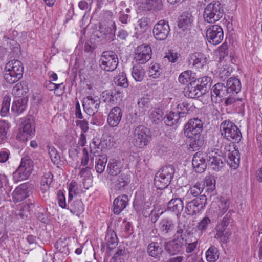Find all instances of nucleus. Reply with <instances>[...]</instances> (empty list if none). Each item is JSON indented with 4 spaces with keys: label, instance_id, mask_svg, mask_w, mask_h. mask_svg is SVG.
Instances as JSON below:
<instances>
[{
    "label": "nucleus",
    "instance_id": "54",
    "mask_svg": "<svg viewBox=\"0 0 262 262\" xmlns=\"http://www.w3.org/2000/svg\"><path fill=\"white\" fill-rule=\"evenodd\" d=\"M115 83L116 85L126 88L128 86L126 75L125 73H120L115 78Z\"/></svg>",
    "mask_w": 262,
    "mask_h": 262
},
{
    "label": "nucleus",
    "instance_id": "32",
    "mask_svg": "<svg viewBox=\"0 0 262 262\" xmlns=\"http://www.w3.org/2000/svg\"><path fill=\"white\" fill-rule=\"evenodd\" d=\"M226 86L228 89L229 95L236 94L241 89V84L239 80L235 77L228 79Z\"/></svg>",
    "mask_w": 262,
    "mask_h": 262
},
{
    "label": "nucleus",
    "instance_id": "23",
    "mask_svg": "<svg viewBox=\"0 0 262 262\" xmlns=\"http://www.w3.org/2000/svg\"><path fill=\"white\" fill-rule=\"evenodd\" d=\"M198 87V83H195V80L190 82L185 88L184 91V95L190 98H196L204 95Z\"/></svg>",
    "mask_w": 262,
    "mask_h": 262
},
{
    "label": "nucleus",
    "instance_id": "11",
    "mask_svg": "<svg viewBox=\"0 0 262 262\" xmlns=\"http://www.w3.org/2000/svg\"><path fill=\"white\" fill-rule=\"evenodd\" d=\"M224 155L225 160L230 167L235 169L238 167L240 162V156L238 149L234 145L226 146Z\"/></svg>",
    "mask_w": 262,
    "mask_h": 262
},
{
    "label": "nucleus",
    "instance_id": "19",
    "mask_svg": "<svg viewBox=\"0 0 262 262\" xmlns=\"http://www.w3.org/2000/svg\"><path fill=\"white\" fill-rule=\"evenodd\" d=\"M130 182V177L128 174L121 173L113 182V188L116 192H124Z\"/></svg>",
    "mask_w": 262,
    "mask_h": 262
},
{
    "label": "nucleus",
    "instance_id": "53",
    "mask_svg": "<svg viewBox=\"0 0 262 262\" xmlns=\"http://www.w3.org/2000/svg\"><path fill=\"white\" fill-rule=\"evenodd\" d=\"M31 206H34V204L32 203L22 206L16 212L17 218L20 219L27 218L29 214L30 209Z\"/></svg>",
    "mask_w": 262,
    "mask_h": 262
},
{
    "label": "nucleus",
    "instance_id": "8",
    "mask_svg": "<svg viewBox=\"0 0 262 262\" xmlns=\"http://www.w3.org/2000/svg\"><path fill=\"white\" fill-rule=\"evenodd\" d=\"M33 162L28 157L22 158L19 167L13 173L15 181H21L27 179L33 169Z\"/></svg>",
    "mask_w": 262,
    "mask_h": 262
},
{
    "label": "nucleus",
    "instance_id": "31",
    "mask_svg": "<svg viewBox=\"0 0 262 262\" xmlns=\"http://www.w3.org/2000/svg\"><path fill=\"white\" fill-rule=\"evenodd\" d=\"M122 167L120 161L111 159L107 164L106 170L111 176H116L120 173Z\"/></svg>",
    "mask_w": 262,
    "mask_h": 262
},
{
    "label": "nucleus",
    "instance_id": "26",
    "mask_svg": "<svg viewBox=\"0 0 262 262\" xmlns=\"http://www.w3.org/2000/svg\"><path fill=\"white\" fill-rule=\"evenodd\" d=\"M163 252L161 242H152L148 244L147 247V252L149 256L154 258L159 259Z\"/></svg>",
    "mask_w": 262,
    "mask_h": 262
},
{
    "label": "nucleus",
    "instance_id": "49",
    "mask_svg": "<svg viewBox=\"0 0 262 262\" xmlns=\"http://www.w3.org/2000/svg\"><path fill=\"white\" fill-rule=\"evenodd\" d=\"M203 190V186L201 183H197L190 187L187 191V195H191L193 197H199L201 195Z\"/></svg>",
    "mask_w": 262,
    "mask_h": 262
},
{
    "label": "nucleus",
    "instance_id": "9",
    "mask_svg": "<svg viewBox=\"0 0 262 262\" xmlns=\"http://www.w3.org/2000/svg\"><path fill=\"white\" fill-rule=\"evenodd\" d=\"M118 63L117 54L110 50L103 52L99 60L101 68L108 72L114 71L117 68Z\"/></svg>",
    "mask_w": 262,
    "mask_h": 262
},
{
    "label": "nucleus",
    "instance_id": "40",
    "mask_svg": "<svg viewBox=\"0 0 262 262\" xmlns=\"http://www.w3.org/2000/svg\"><path fill=\"white\" fill-rule=\"evenodd\" d=\"M137 64L133 66L132 70V75L136 81H142L145 76V71L143 67Z\"/></svg>",
    "mask_w": 262,
    "mask_h": 262
},
{
    "label": "nucleus",
    "instance_id": "18",
    "mask_svg": "<svg viewBox=\"0 0 262 262\" xmlns=\"http://www.w3.org/2000/svg\"><path fill=\"white\" fill-rule=\"evenodd\" d=\"M31 189L32 185L29 183L19 185L12 194L13 201L16 203L24 200L28 197Z\"/></svg>",
    "mask_w": 262,
    "mask_h": 262
},
{
    "label": "nucleus",
    "instance_id": "59",
    "mask_svg": "<svg viewBox=\"0 0 262 262\" xmlns=\"http://www.w3.org/2000/svg\"><path fill=\"white\" fill-rule=\"evenodd\" d=\"M113 13L110 10H103L100 14V22L108 23L109 21H113Z\"/></svg>",
    "mask_w": 262,
    "mask_h": 262
},
{
    "label": "nucleus",
    "instance_id": "39",
    "mask_svg": "<svg viewBox=\"0 0 262 262\" xmlns=\"http://www.w3.org/2000/svg\"><path fill=\"white\" fill-rule=\"evenodd\" d=\"M189 139L188 143L190 148L193 151L196 150L204 144L203 137L201 135L192 136V137H187Z\"/></svg>",
    "mask_w": 262,
    "mask_h": 262
},
{
    "label": "nucleus",
    "instance_id": "61",
    "mask_svg": "<svg viewBox=\"0 0 262 262\" xmlns=\"http://www.w3.org/2000/svg\"><path fill=\"white\" fill-rule=\"evenodd\" d=\"M0 188L2 192H3V188L6 193H7L6 189H7L8 191H10L8 179L7 176L5 174H0Z\"/></svg>",
    "mask_w": 262,
    "mask_h": 262
},
{
    "label": "nucleus",
    "instance_id": "46",
    "mask_svg": "<svg viewBox=\"0 0 262 262\" xmlns=\"http://www.w3.org/2000/svg\"><path fill=\"white\" fill-rule=\"evenodd\" d=\"M11 97L9 95L4 96L2 103V107L0 111L1 115L2 117L6 116L9 112Z\"/></svg>",
    "mask_w": 262,
    "mask_h": 262
},
{
    "label": "nucleus",
    "instance_id": "15",
    "mask_svg": "<svg viewBox=\"0 0 262 262\" xmlns=\"http://www.w3.org/2000/svg\"><path fill=\"white\" fill-rule=\"evenodd\" d=\"M206 36L210 43L214 45H217L223 39L224 34L223 29L219 25H212L207 29Z\"/></svg>",
    "mask_w": 262,
    "mask_h": 262
},
{
    "label": "nucleus",
    "instance_id": "12",
    "mask_svg": "<svg viewBox=\"0 0 262 262\" xmlns=\"http://www.w3.org/2000/svg\"><path fill=\"white\" fill-rule=\"evenodd\" d=\"M151 47L147 44H143L135 49L134 59L138 64H144L151 59Z\"/></svg>",
    "mask_w": 262,
    "mask_h": 262
},
{
    "label": "nucleus",
    "instance_id": "62",
    "mask_svg": "<svg viewBox=\"0 0 262 262\" xmlns=\"http://www.w3.org/2000/svg\"><path fill=\"white\" fill-rule=\"evenodd\" d=\"M233 212L232 209H229L220 223L228 227L229 224L233 221L231 216Z\"/></svg>",
    "mask_w": 262,
    "mask_h": 262
},
{
    "label": "nucleus",
    "instance_id": "1",
    "mask_svg": "<svg viewBox=\"0 0 262 262\" xmlns=\"http://www.w3.org/2000/svg\"><path fill=\"white\" fill-rule=\"evenodd\" d=\"M205 159L202 153L198 152L193 156L192 164L196 172L202 173L205 170L208 164L215 171H219L225 163L222 160V151L216 148L210 147L207 151Z\"/></svg>",
    "mask_w": 262,
    "mask_h": 262
},
{
    "label": "nucleus",
    "instance_id": "56",
    "mask_svg": "<svg viewBox=\"0 0 262 262\" xmlns=\"http://www.w3.org/2000/svg\"><path fill=\"white\" fill-rule=\"evenodd\" d=\"M47 147L52 161L54 164H58L60 161V157L57 150L52 146H48Z\"/></svg>",
    "mask_w": 262,
    "mask_h": 262
},
{
    "label": "nucleus",
    "instance_id": "21",
    "mask_svg": "<svg viewBox=\"0 0 262 262\" xmlns=\"http://www.w3.org/2000/svg\"><path fill=\"white\" fill-rule=\"evenodd\" d=\"M207 59L205 55L201 52H195L190 55L188 59L189 66L201 68L207 63Z\"/></svg>",
    "mask_w": 262,
    "mask_h": 262
},
{
    "label": "nucleus",
    "instance_id": "6",
    "mask_svg": "<svg viewBox=\"0 0 262 262\" xmlns=\"http://www.w3.org/2000/svg\"><path fill=\"white\" fill-rule=\"evenodd\" d=\"M115 23L109 21L108 23L99 22L96 25V30L94 31V36L101 41H111L115 37Z\"/></svg>",
    "mask_w": 262,
    "mask_h": 262
},
{
    "label": "nucleus",
    "instance_id": "17",
    "mask_svg": "<svg viewBox=\"0 0 262 262\" xmlns=\"http://www.w3.org/2000/svg\"><path fill=\"white\" fill-rule=\"evenodd\" d=\"M203 123L200 119H191L184 126V134L187 137H192V136L201 135Z\"/></svg>",
    "mask_w": 262,
    "mask_h": 262
},
{
    "label": "nucleus",
    "instance_id": "7",
    "mask_svg": "<svg viewBox=\"0 0 262 262\" xmlns=\"http://www.w3.org/2000/svg\"><path fill=\"white\" fill-rule=\"evenodd\" d=\"M150 138L149 129L144 126L140 125L135 129L132 143L135 147L142 148L148 144Z\"/></svg>",
    "mask_w": 262,
    "mask_h": 262
},
{
    "label": "nucleus",
    "instance_id": "33",
    "mask_svg": "<svg viewBox=\"0 0 262 262\" xmlns=\"http://www.w3.org/2000/svg\"><path fill=\"white\" fill-rule=\"evenodd\" d=\"M193 20V16L191 13L184 12L179 17L178 26L184 30L191 26Z\"/></svg>",
    "mask_w": 262,
    "mask_h": 262
},
{
    "label": "nucleus",
    "instance_id": "58",
    "mask_svg": "<svg viewBox=\"0 0 262 262\" xmlns=\"http://www.w3.org/2000/svg\"><path fill=\"white\" fill-rule=\"evenodd\" d=\"M230 202L229 200L225 199L221 201L219 207V215L221 216L223 215L225 213L228 212V210L230 207Z\"/></svg>",
    "mask_w": 262,
    "mask_h": 262
},
{
    "label": "nucleus",
    "instance_id": "38",
    "mask_svg": "<svg viewBox=\"0 0 262 262\" xmlns=\"http://www.w3.org/2000/svg\"><path fill=\"white\" fill-rule=\"evenodd\" d=\"M107 247L110 249H113L118 244V239L116 233L112 230H108L105 236Z\"/></svg>",
    "mask_w": 262,
    "mask_h": 262
},
{
    "label": "nucleus",
    "instance_id": "14",
    "mask_svg": "<svg viewBox=\"0 0 262 262\" xmlns=\"http://www.w3.org/2000/svg\"><path fill=\"white\" fill-rule=\"evenodd\" d=\"M170 31L168 22L165 20H161L155 25L153 34L156 40H165L168 37Z\"/></svg>",
    "mask_w": 262,
    "mask_h": 262
},
{
    "label": "nucleus",
    "instance_id": "22",
    "mask_svg": "<svg viewBox=\"0 0 262 262\" xmlns=\"http://www.w3.org/2000/svg\"><path fill=\"white\" fill-rule=\"evenodd\" d=\"M122 117V112L119 107H113L107 117V123L110 127L117 126Z\"/></svg>",
    "mask_w": 262,
    "mask_h": 262
},
{
    "label": "nucleus",
    "instance_id": "37",
    "mask_svg": "<svg viewBox=\"0 0 262 262\" xmlns=\"http://www.w3.org/2000/svg\"><path fill=\"white\" fill-rule=\"evenodd\" d=\"M143 5L146 11H158L163 8L162 0H145Z\"/></svg>",
    "mask_w": 262,
    "mask_h": 262
},
{
    "label": "nucleus",
    "instance_id": "5",
    "mask_svg": "<svg viewBox=\"0 0 262 262\" xmlns=\"http://www.w3.org/2000/svg\"><path fill=\"white\" fill-rule=\"evenodd\" d=\"M221 135L232 143H238L242 139V134L237 126L230 120H226L220 125Z\"/></svg>",
    "mask_w": 262,
    "mask_h": 262
},
{
    "label": "nucleus",
    "instance_id": "3",
    "mask_svg": "<svg viewBox=\"0 0 262 262\" xmlns=\"http://www.w3.org/2000/svg\"><path fill=\"white\" fill-rule=\"evenodd\" d=\"M174 172V167L172 165H167L162 167L155 174V187L160 190L166 188L170 184Z\"/></svg>",
    "mask_w": 262,
    "mask_h": 262
},
{
    "label": "nucleus",
    "instance_id": "35",
    "mask_svg": "<svg viewBox=\"0 0 262 262\" xmlns=\"http://www.w3.org/2000/svg\"><path fill=\"white\" fill-rule=\"evenodd\" d=\"M6 69L11 71L12 74L20 75L23 76L24 68L20 61L17 60L9 61L5 66Z\"/></svg>",
    "mask_w": 262,
    "mask_h": 262
},
{
    "label": "nucleus",
    "instance_id": "34",
    "mask_svg": "<svg viewBox=\"0 0 262 262\" xmlns=\"http://www.w3.org/2000/svg\"><path fill=\"white\" fill-rule=\"evenodd\" d=\"M150 104V99L147 96H143L138 99L137 102V111L136 114L142 116L149 108Z\"/></svg>",
    "mask_w": 262,
    "mask_h": 262
},
{
    "label": "nucleus",
    "instance_id": "64",
    "mask_svg": "<svg viewBox=\"0 0 262 262\" xmlns=\"http://www.w3.org/2000/svg\"><path fill=\"white\" fill-rule=\"evenodd\" d=\"M218 52L220 58H224L227 56L228 53V45L226 43H223L218 48Z\"/></svg>",
    "mask_w": 262,
    "mask_h": 262
},
{
    "label": "nucleus",
    "instance_id": "44",
    "mask_svg": "<svg viewBox=\"0 0 262 262\" xmlns=\"http://www.w3.org/2000/svg\"><path fill=\"white\" fill-rule=\"evenodd\" d=\"M200 79H198V87L199 89L203 91V93L205 94L206 92L210 89V87L211 85L212 80L211 78L208 76H205L200 79V81H199Z\"/></svg>",
    "mask_w": 262,
    "mask_h": 262
},
{
    "label": "nucleus",
    "instance_id": "28",
    "mask_svg": "<svg viewBox=\"0 0 262 262\" xmlns=\"http://www.w3.org/2000/svg\"><path fill=\"white\" fill-rule=\"evenodd\" d=\"M183 209V202L181 198H173L167 203V210L177 215L180 214Z\"/></svg>",
    "mask_w": 262,
    "mask_h": 262
},
{
    "label": "nucleus",
    "instance_id": "47",
    "mask_svg": "<svg viewBox=\"0 0 262 262\" xmlns=\"http://www.w3.org/2000/svg\"><path fill=\"white\" fill-rule=\"evenodd\" d=\"M10 126V125L7 121L0 120V143L3 142L7 139V135Z\"/></svg>",
    "mask_w": 262,
    "mask_h": 262
},
{
    "label": "nucleus",
    "instance_id": "30",
    "mask_svg": "<svg viewBox=\"0 0 262 262\" xmlns=\"http://www.w3.org/2000/svg\"><path fill=\"white\" fill-rule=\"evenodd\" d=\"M20 132H23L24 134L27 136H31L35 131L34 125V120L33 117L29 116L26 118L24 121L21 122Z\"/></svg>",
    "mask_w": 262,
    "mask_h": 262
},
{
    "label": "nucleus",
    "instance_id": "51",
    "mask_svg": "<svg viewBox=\"0 0 262 262\" xmlns=\"http://www.w3.org/2000/svg\"><path fill=\"white\" fill-rule=\"evenodd\" d=\"M195 73L191 70H187L182 72L179 77V81L182 84H186L188 80H193L195 78Z\"/></svg>",
    "mask_w": 262,
    "mask_h": 262
},
{
    "label": "nucleus",
    "instance_id": "43",
    "mask_svg": "<svg viewBox=\"0 0 262 262\" xmlns=\"http://www.w3.org/2000/svg\"><path fill=\"white\" fill-rule=\"evenodd\" d=\"M107 158L105 155H99L96 158L95 169L97 173H102L105 168Z\"/></svg>",
    "mask_w": 262,
    "mask_h": 262
},
{
    "label": "nucleus",
    "instance_id": "16",
    "mask_svg": "<svg viewBox=\"0 0 262 262\" xmlns=\"http://www.w3.org/2000/svg\"><path fill=\"white\" fill-rule=\"evenodd\" d=\"M100 103V100L97 96H88L83 99L82 105L88 115L93 116L98 112Z\"/></svg>",
    "mask_w": 262,
    "mask_h": 262
},
{
    "label": "nucleus",
    "instance_id": "50",
    "mask_svg": "<svg viewBox=\"0 0 262 262\" xmlns=\"http://www.w3.org/2000/svg\"><path fill=\"white\" fill-rule=\"evenodd\" d=\"M206 257L208 261L214 262L219 258L217 249L214 246L210 247L206 252Z\"/></svg>",
    "mask_w": 262,
    "mask_h": 262
},
{
    "label": "nucleus",
    "instance_id": "48",
    "mask_svg": "<svg viewBox=\"0 0 262 262\" xmlns=\"http://www.w3.org/2000/svg\"><path fill=\"white\" fill-rule=\"evenodd\" d=\"M4 78L8 83L13 84L20 79L21 78V76L20 75H18V76L17 74H12L11 71L6 69L5 68Z\"/></svg>",
    "mask_w": 262,
    "mask_h": 262
},
{
    "label": "nucleus",
    "instance_id": "45",
    "mask_svg": "<svg viewBox=\"0 0 262 262\" xmlns=\"http://www.w3.org/2000/svg\"><path fill=\"white\" fill-rule=\"evenodd\" d=\"M203 188L206 187V190L208 192H212L215 188V180L214 177L212 175L206 176L204 184L202 185Z\"/></svg>",
    "mask_w": 262,
    "mask_h": 262
},
{
    "label": "nucleus",
    "instance_id": "25",
    "mask_svg": "<svg viewBox=\"0 0 262 262\" xmlns=\"http://www.w3.org/2000/svg\"><path fill=\"white\" fill-rule=\"evenodd\" d=\"M27 97H16L12 103V111L16 115L21 114L27 107Z\"/></svg>",
    "mask_w": 262,
    "mask_h": 262
},
{
    "label": "nucleus",
    "instance_id": "55",
    "mask_svg": "<svg viewBox=\"0 0 262 262\" xmlns=\"http://www.w3.org/2000/svg\"><path fill=\"white\" fill-rule=\"evenodd\" d=\"M211 223V220L208 216H205L198 223L197 229L202 233L207 230Z\"/></svg>",
    "mask_w": 262,
    "mask_h": 262
},
{
    "label": "nucleus",
    "instance_id": "13",
    "mask_svg": "<svg viewBox=\"0 0 262 262\" xmlns=\"http://www.w3.org/2000/svg\"><path fill=\"white\" fill-rule=\"evenodd\" d=\"M229 93L226 84L219 82L214 85L211 90V98L212 101L216 103L222 102Z\"/></svg>",
    "mask_w": 262,
    "mask_h": 262
},
{
    "label": "nucleus",
    "instance_id": "2",
    "mask_svg": "<svg viewBox=\"0 0 262 262\" xmlns=\"http://www.w3.org/2000/svg\"><path fill=\"white\" fill-rule=\"evenodd\" d=\"M192 103L184 101L177 105L176 112H170L164 118V123L167 126H172L179 121L184 120L187 114L193 112L195 109Z\"/></svg>",
    "mask_w": 262,
    "mask_h": 262
},
{
    "label": "nucleus",
    "instance_id": "41",
    "mask_svg": "<svg viewBox=\"0 0 262 262\" xmlns=\"http://www.w3.org/2000/svg\"><path fill=\"white\" fill-rule=\"evenodd\" d=\"M123 97V93L119 90H115L111 93H106V97L104 101L112 104H116L118 101H121Z\"/></svg>",
    "mask_w": 262,
    "mask_h": 262
},
{
    "label": "nucleus",
    "instance_id": "36",
    "mask_svg": "<svg viewBox=\"0 0 262 262\" xmlns=\"http://www.w3.org/2000/svg\"><path fill=\"white\" fill-rule=\"evenodd\" d=\"M67 209L69 210L73 214L79 216L84 211L83 204L80 200L71 201L70 203L67 204Z\"/></svg>",
    "mask_w": 262,
    "mask_h": 262
},
{
    "label": "nucleus",
    "instance_id": "57",
    "mask_svg": "<svg viewBox=\"0 0 262 262\" xmlns=\"http://www.w3.org/2000/svg\"><path fill=\"white\" fill-rule=\"evenodd\" d=\"M69 195L68 203H70L72 200L73 196L76 195L77 190V183L74 181H71L69 185Z\"/></svg>",
    "mask_w": 262,
    "mask_h": 262
},
{
    "label": "nucleus",
    "instance_id": "63",
    "mask_svg": "<svg viewBox=\"0 0 262 262\" xmlns=\"http://www.w3.org/2000/svg\"><path fill=\"white\" fill-rule=\"evenodd\" d=\"M55 247L59 252L67 254L68 252V248L67 247L66 244L63 242L62 241H57L55 244Z\"/></svg>",
    "mask_w": 262,
    "mask_h": 262
},
{
    "label": "nucleus",
    "instance_id": "27",
    "mask_svg": "<svg viewBox=\"0 0 262 262\" xmlns=\"http://www.w3.org/2000/svg\"><path fill=\"white\" fill-rule=\"evenodd\" d=\"M175 225L172 220L169 219L162 220L159 224V231L164 236H169L173 232Z\"/></svg>",
    "mask_w": 262,
    "mask_h": 262
},
{
    "label": "nucleus",
    "instance_id": "42",
    "mask_svg": "<svg viewBox=\"0 0 262 262\" xmlns=\"http://www.w3.org/2000/svg\"><path fill=\"white\" fill-rule=\"evenodd\" d=\"M168 114L164 116V112L160 109H155L150 114L149 118L151 121L158 124L162 120L164 121V118L167 117Z\"/></svg>",
    "mask_w": 262,
    "mask_h": 262
},
{
    "label": "nucleus",
    "instance_id": "20",
    "mask_svg": "<svg viewBox=\"0 0 262 262\" xmlns=\"http://www.w3.org/2000/svg\"><path fill=\"white\" fill-rule=\"evenodd\" d=\"M183 243L178 238L164 243V248L167 253L170 255H176L181 253L183 250Z\"/></svg>",
    "mask_w": 262,
    "mask_h": 262
},
{
    "label": "nucleus",
    "instance_id": "60",
    "mask_svg": "<svg viewBox=\"0 0 262 262\" xmlns=\"http://www.w3.org/2000/svg\"><path fill=\"white\" fill-rule=\"evenodd\" d=\"M162 73V70L157 63H155L152 66L149 70V76L154 78L159 77Z\"/></svg>",
    "mask_w": 262,
    "mask_h": 262
},
{
    "label": "nucleus",
    "instance_id": "4",
    "mask_svg": "<svg viewBox=\"0 0 262 262\" xmlns=\"http://www.w3.org/2000/svg\"><path fill=\"white\" fill-rule=\"evenodd\" d=\"M224 14V8L218 1H213L205 7L203 16L204 20L209 23L219 21Z\"/></svg>",
    "mask_w": 262,
    "mask_h": 262
},
{
    "label": "nucleus",
    "instance_id": "29",
    "mask_svg": "<svg viewBox=\"0 0 262 262\" xmlns=\"http://www.w3.org/2000/svg\"><path fill=\"white\" fill-rule=\"evenodd\" d=\"M227 228V226L221 223H218L214 229L216 231V233L214 236V238L223 243L227 242L229 235Z\"/></svg>",
    "mask_w": 262,
    "mask_h": 262
},
{
    "label": "nucleus",
    "instance_id": "24",
    "mask_svg": "<svg viewBox=\"0 0 262 262\" xmlns=\"http://www.w3.org/2000/svg\"><path fill=\"white\" fill-rule=\"evenodd\" d=\"M128 203V198L126 194H121L116 198L113 202V212L118 215L127 206Z\"/></svg>",
    "mask_w": 262,
    "mask_h": 262
},
{
    "label": "nucleus",
    "instance_id": "52",
    "mask_svg": "<svg viewBox=\"0 0 262 262\" xmlns=\"http://www.w3.org/2000/svg\"><path fill=\"white\" fill-rule=\"evenodd\" d=\"M53 176L51 172L45 173L41 178V184L42 189L47 190L53 181Z\"/></svg>",
    "mask_w": 262,
    "mask_h": 262
},
{
    "label": "nucleus",
    "instance_id": "10",
    "mask_svg": "<svg viewBox=\"0 0 262 262\" xmlns=\"http://www.w3.org/2000/svg\"><path fill=\"white\" fill-rule=\"evenodd\" d=\"M207 200V196L205 194L195 198L186 204L185 207V212L188 215L191 216L201 213L206 207Z\"/></svg>",
    "mask_w": 262,
    "mask_h": 262
}]
</instances>
